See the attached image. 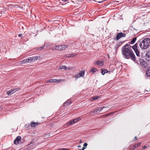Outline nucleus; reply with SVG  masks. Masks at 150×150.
<instances>
[{"label": "nucleus", "instance_id": "864d4df0", "mask_svg": "<svg viewBox=\"0 0 150 150\" xmlns=\"http://www.w3.org/2000/svg\"><path fill=\"white\" fill-rule=\"evenodd\" d=\"M111 114H108L107 115V116H108L109 115H110Z\"/></svg>", "mask_w": 150, "mask_h": 150}, {"label": "nucleus", "instance_id": "09e8293b", "mask_svg": "<svg viewBox=\"0 0 150 150\" xmlns=\"http://www.w3.org/2000/svg\"><path fill=\"white\" fill-rule=\"evenodd\" d=\"M134 138H135L136 139H137V137H134Z\"/></svg>", "mask_w": 150, "mask_h": 150}, {"label": "nucleus", "instance_id": "1a4fd4ad", "mask_svg": "<svg viewBox=\"0 0 150 150\" xmlns=\"http://www.w3.org/2000/svg\"><path fill=\"white\" fill-rule=\"evenodd\" d=\"M95 64H97L99 66L103 65V61L98 60L94 62Z\"/></svg>", "mask_w": 150, "mask_h": 150}, {"label": "nucleus", "instance_id": "79ce46f5", "mask_svg": "<svg viewBox=\"0 0 150 150\" xmlns=\"http://www.w3.org/2000/svg\"><path fill=\"white\" fill-rule=\"evenodd\" d=\"M62 1H63L64 2H66L68 1V0H62Z\"/></svg>", "mask_w": 150, "mask_h": 150}, {"label": "nucleus", "instance_id": "b1692460", "mask_svg": "<svg viewBox=\"0 0 150 150\" xmlns=\"http://www.w3.org/2000/svg\"><path fill=\"white\" fill-rule=\"evenodd\" d=\"M99 97L98 96H96L92 97L91 99L93 100H98L99 99Z\"/></svg>", "mask_w": 150, "mask_h": 150}, {"label": "nucleus", "instance_id": "c85d7f7f", "mask_svg": "<svg viewBox=\"0 0 150 150\" xmlns=\"http://www.w3.org/2000/svg\"><path fill=\"white\" fill-rule=\"evenodd\" d=\"M50 83L51 82H56V79H50Z\"/></svg>", "mask_w": 150, "mask_h": 150}, {"label": "nucleus", "instance_id": "bb28decb", "mask_svg": "<svg viewBox=\"0 0 150 150\" xmlns=\"http://www.w3.org/2000/svg\"><path fill=\"white\" fill-rule=\"evenodd\" d=\"M87 145L88 144L87 143H84L83 144V149H82V150H83L84 149H85L86 148Z\"/></svg>", "mask_w": 150, "mask_h": 150}, {"label": "nucleus", "instance_id": "8fccbe9b", "mask_svg": "<svg viewBox=\"0 0 150 150\" xmlns=\"http://www.w3.org/2000/svg\"><path fill=\"white\" fill-rule=\"evenodd\" d=\"M110 72H111V71H108V72H107L110 73Z\"/></svg>", "mask_w": 150, "mask_h": 150}, {"label": "nucleus", "instance_id": "2eb2a0df", "mask_svg": "<svg viewBox=\"0 0 150 150\" xmlns=\"http://www.w3.org/2000/svg\"><path fill=\"white\" fill-rule=\"evenodd\" d=\"M146 56L147 60L150 61V52H147L146 54Z\"/></svg>", "mask_w": 150, "mask_h": 150}, {"label": "nucleus", "instance_id": "a18cd8bd", "mask_svg": "<svg viewBox=\"0 0 150 150\" xmlns=\"http://www.w3.org/2000/svg\"><path fill=\"white\" fill-rule=\"evenodd\" d=\"M102 2H103V1H101L98 2L99 3H101Z\"/></svg>", "mask_w": 150, "mask_h": 150}, {"label": "nucleus", "instance_id": "3c124183", "mask_svg": "<svg viewBox=\"0 0 150 150\" xmlns=\"http://www.w3.org/2000/svg\"><path fill=\"white\" fill-rule=\"evenodd\" d=\"M100 109H99V110H98V111H99V112H100L101 111H100Z\"/></svg>", "mask_w": 150, "mask_h": 150}, {"label": "nucleus", "instance_id": "f3484780", "mask_svg": "<svg viewBox=\"0 0 150 150\" xmlns=\"http://www.w3.org/2000/svg\"><path fill=\"white\" fill-rule=\"evenodd\" d=\"M79 75L80 77H83L84 75V72L83 71H81L79 72Z\"/></svg>", "mask_w": 150, "mask_h": 150}, {"label": "nucleus", "instance_id": "aec40b11", "mask_svg": "<svg viewBox=\"0 0 150 150\" xmlns=\"http://www.w3.org/2000/svg\"><path fill=\"white\" fill-rule=\"evenodd\" d=\"M97 70L96 68H93L90 70V71L93 73H94L96 72Z\"/></svg>", "mask_w": 150, "mask_h": 150}, {"label": "nucleus", "instance_id": "f257e3e1", "mask_svg": "<svg viewBox=\"0 0 150 150\" xmlns=\"http://www.w3.org/2000/svg\"><path fill=\"white\" fill-rule=\"evenodd\" d=\"M131 46L126 44L122 47L121 50L123 57L126 59L130 58L133 61L136 60L135 55L131 49Z\"/></svg>", "mask_w": 150, "mask_h": 150}, {"label": "nucleus", "instance_id": "473e14b6", "mask_svg": "<svg viewBox=\"0 0 150 150\" xmlns=\"http://www.w3.org/2000/svg\"><path fill=\"white\" fill-rule=\"evenodd\" d=\"M71 124H72L71 123V121L69 122H68L67 123V126H68V125H71Z\"/></svg>", "mask_w": 150, "mask_h": 150}, {"label": "nucleus", "instance_id": "20e7f679", "mask_svg": "<svg viewBox=\"0 0 150 150\" xmlns=\"http://www.w3.org/2000/svg\"><path fill=\"white\" fill-rule=\"evenodd\" d=\"M126 36V34L122 32L119 33L117 34L115 39L116 41H117L121 38L125 37Z\"/></svg>", "mask_w": 150, "mask_h": 150}, {"label": "nucleus", "instance_id": "58836bf2", "mask_svg": "<svg viewBox=\"0 0 150 150\" xmlns=\"http://www.w3.org/2000/svg\"><path fill=\"white\" fill-rule=\"evenodd\" d=\"M72 68L71 67H67V69L68 70H71Z\"/></svg>", "mask_w": 150, "mask_h": 150}, {"label": "nucleus", "instance_id": "cd10ccee", "mask_svg": "<svg viewBox=\"0 0 150 150\" xmlns=\"http://www.w3.org/2000/svg\"><path fill=\"white\" fill-rule=\"evenodd\" d=\"M107 108V109H108L109 108V107H108V106H107V107H105V106H103L102 107H100L99 108H100V111H101L103 108Z\"/></svg>", "mask_w": 150, "mask_h": 150}, {"label": "nucleus", "instance_id": "f704fd0d", "mask_svg": "<svg viewBox=\"0 0 150 150\" xmlns=\"http://www.w3.org/2000/svg\"><path fill=\"white\" fill-rule=\"evenodd\" d=\"M67 102H68V105H69L71 104V101L69 100L67 101Z\"/></svg>", "mask_w": 150, "mask_h": 150}, {"label": "nucleus", "instance_id": "9d476101", "mask_svg": "<svg viewBox=\"0 0 150 150\" xmlns=\"http://www.w3.org/2000/svg\"><path fill=\"white\" fill-rule=\"evenodd\" d=\"M67 47V45H59V50H64Z\"/></svg>", "mask_w": 150, "mask_h": 150}, {"label": "nucleus", "instance_id": "49530a36", "mask_svg": "<svg viewBox=\"0 0 150 150\" xmlns=\"http://www.w3.org/2000/svg\"><path fill=\"white\" fill-rule=\"evenodd\" d=\"M54 47H53V48H51V49H52V50H53V49H54Z\"/></svg>", "mask_w": 150, "mask_h": 150}, {"label": "nucleus", "instance_id": "0eeeda50", "mask_svg": "<svg viewBox=\"0 0 150 150\" xmlns=\"http://www.w3.org/2000/svg\"><path fill=\"white\" fill-rule=\"evenodd\" d=\"M21 136H18L17 137L16 139H15L14 141V143L15 144H17L19 141L21 140Z\"/></svg>", "mask_w": 150, "mask_h": 150}, {"label": "nucleus", "instance_id": "a878e982", "mask_svg": "<svg viewBox=\"0 0 150 150\" xmlns=\"http://www.w3.org/2000/svg\"><path fill=\"white\" fill-rule=\"evenodd\" d=\"M45 45L44 44L43 46H42L40 47L36 48V50H42L44 48Z\"/></svg>", "mask_w": 150, "mask_h": 150}, {"label": "nucleus", "instance_id": "a19ab883", "mask_svg": "<svg viewBox=\"0 0 150 150\" xmlns=\"http://www.w3.org/2000/svg\"><path fill=\"white\" fill-rule=\"evenodd\" d=\"M50 80H48L47 81L46 83H50Z\"/></svg>", "mask_w": 150, "mask_h": 150}, {"label": "nucleus", "instance_id": "f8f14e48", "mask_svg": "<svg viewBox=\"0 0 150 150\" xmlns=\"http://www.w3.org/2000/svg\"><path fill=\"white\" fill-rule=\"evenodd\" d=\"M99 108H95L94 110L92 111H91L89 112L90 114H93V113H96L97 112L98 110H99Z\"/></svg>", "mask_w": 150, "mask_h": 150}, {"label": "nucleus", "instance_id": "7ed1b4c3", "mask_svg": "<svg viewBox=\"0 0 150 150\" xmlns=\"http://www.w3.org/2000/svg\"><path fill=\"white\" fill-rule=\"evenodd\" d=\"M136 43H138V45L139 44V46L142 49H146L150 46V39L145 38L142 42H138Z\"/></svg>", "mask_w": 150, "mask_h": 150}, {"label": "nucleus", "instance_id": "2f4dec72", "mask_svg": "<svg viewBox=\"0 0 150 150\" xmlns=\"http://www.w3.org/2000/svg\"><path fill=\"white\" fill-rule=\"evenodd\" d=\"M138 147V146L137 145V144H135L134 145L133 148V149H135L136 148Z\"/></svg>", "mask_w": 150, "mask_h": 150}, {"label": "nucleus", "instance_id": "4468645a", "mask_svg": "<svg viewBox=\"0 0 150 150\" xmlns=\"http://www.w3.org/2000/svg\"><path fill=\"white\" fill-rule=\"evenodd\" d=\"M58 69H59L62 70L63 69H64L65 70L67 69V67L64 65H63L61 66H60L59 67Z\"/></svg>", "mask_w": 150, "mask_h": 150}, {"label": "nucleus", "instance_id": "7c9ffc66", "mask_svg": "<svg viewBox=\"0 0 150 150\" xmlns=\"http://www.w3.org/2000/svg\"><path fill=\"white\" fill-rule=\"evenodd\" d=\"M54 50H59V46H56L54 48Z\"/></svg>", "mask_w": 150, "mask_h": 150}, {"label": "nucleus", "instance_id": "6ab92c4d", "mask_svg": "<svg viewBox=\"0 0 150 150\" xmlns=\"http://www.w3.org/2000/svg\"><path fill=\"white\" fill-rule=\"evenodd\" d=\"M108 71L106 69H104L103 70V69H101V73L103 75L107 73Z\"/></svg>", "mask_w": 150, "mask_h": 150}, {"label": "nucleus", "instance_id": "de8ad7c7", "mask_svg": "<svg viewBox=\"0 0 150 150\" xmlns=\"http://www.w3.org/2000/svg\"><path fill=\"white\" fill-rule=\"evenodd\" d=\"M79 143H82V142H81V140H80V142H79Z\"/></svg>", "mask_w": 150, "mask_h": 150}, {"label": "nucleus", "instance_id": "e433bc0d", "mask_svg": "<svg viewBox=\"0 0 150 150\" xmlns=\"http://www.w3.org/2000/svg\"><path fill=\"white\" fill-rule=\"evenodd\" d=\"M67 56L68 57H71V54H69L67 55Z\"/></svg>", "mask_w": 150, "mask_h": 150}, {"label": "nucleus", "instance_id": "c03bdc74", "mask_svg": "<svg viewBox=\"0 0 150 150\" xmlns=\"http://www.w3.org/2000/svg\"><path fill=\"white\" fill-rule=\"evenodd\" d=\"M81 145H79V146H78V147H81Z\"/></svg>", "mask_w": 150, "mask_h": 150}, {"label": "nucleus", "instance_id": "5701e85b", "mask_svg": "<svg viewBox=\"0 0 150 150\" xmlns=\"http://www.w3.org/2000/svg\"><path fill=\"white\" fill-rule=\"evenodd\" d=\"M21 64L26 63H28L27 59H24L23 60L21 61Z\"/></svg>", "mask_w": 150, "mask_h": 150}, {"label": "nucleus", "instance_id": "423d86ee", "mask_svg": "<svg viewBox=\"0 0 150 150\" xmlns=\"http://www.w3.org/2000/svg\"><path fill=\"white\" fill-rule=\"evenodd\" d=\"M19 90V88H13L10 90L9 91H6L8 95H11L16 91H18Z\"/></svg>", "mask_w": 150, "mask_h": 150}, {"label": "nucleus", "instance_id": "37998d69", "mask_svg": "<svg viewBox=\"0 0 150 150\" xmlns=\"http://www.w3.org/2000/svg\"><path fill=\"white\" fill-rule=\"evenodd\" d=\"M145 148H146V147L145 146H144V147H143L142 148V149Z\"/></svg>", "mask_w": 150, "mask_h": 150}, {"label": "nucleus", "instance_id": "39448f33", "mask_svg": "<svg viewBox=\"0 0 150 150\" xmlns=\"http://www.w3.org/2000/svg\"><path fill=\"white\" fill-rule=\"evenodd\" d=\"M39 58V57L38 56H36L35 57L28 58L27 59L28 62V63H29L34 62L37 60Z\"/></svg>", "mask_w": 150, "mask_h": 150}, {"label": "nucleus", "instance_id": "5fc2aeb1", "mask_svg": "<svg viewBox=\"0 0 150 150\" xmlns=\"http://www.w3.org/2000/svg\"><path fill=\"white\" fill-rule=\"evenodd\" d=\"M33 141H32L31 142V144L32 143H33Z\"/></svg>", "mask_w": 150, "mask_h": 150}, {"label": "nucleus", "instance_id": "c9c22d12", "mask_svg": "<svg viewBox=\"0 0 150 150\" xmlns=\"http://www.w3.org/2000/svg\"><path fill=\"white\" fill-rule=\"evenodd\" d=\"M71 57H74L76 56V54H71Z\"/></svg>", "mask_w": 150, "mask_h": 150}, {"label": "nucleus", "instance_id": "f03ea898", "mask_svg": "<svg viewBox=\"0 0 150 150\" xmlns=\"http://www.w3.org/2000/svg\"><path fill=\"white\" fill-rule=\"evenodd\" d=\"M137 46L138 43H136L132 47L137 56V57H136V60L134 61L138 64H140L143 67L145 68L148 66L147 63L144 60L140 58L139 52L138 50Z\"/></svg>", "mask_w": 150, "mask_h": 150}, {"label": "nucleus", "instance_id": "c756f323", "mask_svg": "<svg viewBox=\"0 0 150 150\" xmlns=\"http://www.w3.org/2000/svg\"><path fill=\"white\" fill-rule=\"evenodd\" d=\"M68 102L67 101L66 102H65L64 104H63V105H64V106H67L68 105Z\"/></svg>", "mask_w": 150, "mask_h": 150}, {"label": "nucleus", "instance_id": "6e6552de", "mask_svg": "<svg viewBox=\"0 0 150 150\" xmlns=\"http://www.w3.org/2000/svg\"><path fill=\"white\" fill-rule=\"evenodd\" d=\"M122 42H119L117 43L115 46V49L116 52L117 51L118 48L121 45Z\"/></svg>", "mask_w": 150, "mask_h": 150}, {"label": "nucleus", "instance_id": "ddd939ff", "mask_svg": "<svg viewBox=\"0 0 150 150\" xmlns=\"http://www.w3.org/2000/svg\"><path fill=\"white\" fill-rule=\"evenodd\" d=\"M31 126L32 127H35L36 126L39 125L38 122H31L30 123Z\"/></svg>", "mask_w": 150, "mask_h": 150}, {"label": "nucleus", "instance_id": "412c9836", "mask_svg": "<svg viewBox=\"0 0 150 150\" xmlns=\"http://www.w3.org/2000/svg\"><path fill=\"white\" fill-rule=\"evenodd\" d=\"M50 136V135L49 133L47 134H45L44 135V138L45 139H47Z\"/></svg>", "mask_w": 150, "mask_h": 150}, {"label": "nucleus", "instance_id": "ea45409f", "mask_svg": "<svg viewBox=\"0 0 150 150\" xmlns=\"http://www.w3.org/2000/svg\"><path fill=\"white\" fill-rule=\"evenodd\" d=\"M22 35L21 34H20L18 35V36L19 37H21L22 36Z\"/></svg>", "mask_w": 150, "mask_h": 150}, {"label": "nucleus", "instance_id": "72a5a7b5", "mask_svg": "<svg viewBox=\"0 0 150 150\" xmlns=\"http://www.w3.org/2000/svg\"><path fill=\"white\" fill-rule=\"evenodd\" d=\"M58 150H68V149H64V148H62V149H58Z\"/></svg>", "mask_w": 150, "mask_h": 150}, {"label": "nucleus", "instance_id": "393cba45", "mask_svg": "<svg viewBox=\"0 0 150 150\" xmlns=\"http://www.w3.org/2000/svg\"><path fill=\"white\" fill-rule=\"evenodd\" d=\"M73 77L75 78L76 80L78 78L80 77L78 74L74 75Z\"/></svg>", "mask_w": 150, "mask_h": 150}, {"label": "nucleus", "instance_id": "dca6fc26", "mask_svg": "<svg viewBox=\"0 0 150 150\" xmlns=\"http://www.w3.org/2000/svg\"><path fill=\"white\" fill-rule=\"evenodd\" d=\"M137 38L135 37L132 39L131 42H129V43L130 44H133L135 42Z\"/></svg>", "mask_w": 150, "mask_h": 150}, {"label": "nucleus", "instance_id": "4be33fe9", "mask_svg": "<svg viewBox=\"0 0 150 150\" xmlns=\"http://www.w3.org/2000/svg\"><path fill=\"white\" fill-rule=\"evenodd\" d=\"M65 81V79H56V82H57V83H59L61 82H62V81Z\"/></svg>", "mask_w": 150, "mask_h": 150}, {"label": "nucleus", "instance_id": "603ef678", "mask_svg": "<svg viewBox=\"0 0 150 150\" xmlns=\"http://www.w3.org/2000/svg\"><path fill=\"white\" fill-rule=\"evenodd\" d=\"M2 14L1 13H0V16H1V14Z\"/></svg>", "mask_w": 150, "mask_h": 150}, {"label": "nucleus", "instance_id": "4c0bfd02", "mask_svg": "<svg viewBox=\"0 0 150 150\" xmlns=\"http://www.w3.org/2000/svg\"><path fill=\"white\" fill-rule=\"evenodd\" d=\"M141 144V143L140 142H139L138 143V144H137V145L138 146H140Z\"/></svg>", "mask_w": 150, "mask_h": 150}, {"label": "nucleus", "instance_id": "9b49d317", "mask_svg": "<svg viewBox=\"0 0 150 150\" xmlns=\"http://www.w3.org/2000/svg\"><path fill=\"white\" fill-rule=\"evenodd\" d=\"M81 120V118L79 117L77 118H75L74 120H71V122L72 123V124H74V123L80 120Z\"/></svg>", "mask_w": 150, "mask_h": 150}, {"label": "nucleus", "instance_id": "a211bd4d", "mask_svg": "<svg viewBox=\"0 0 150 150\" xmlns=\"http://www.w3.org/2000/svg\"><path fill=\"white\" fill-rule=\"evenodd\" d=\"M146 74L147 76L150 77V67L146 71Z\"/></svg>", "mask_w": 150, "mask_h": 150}]
</instances>
